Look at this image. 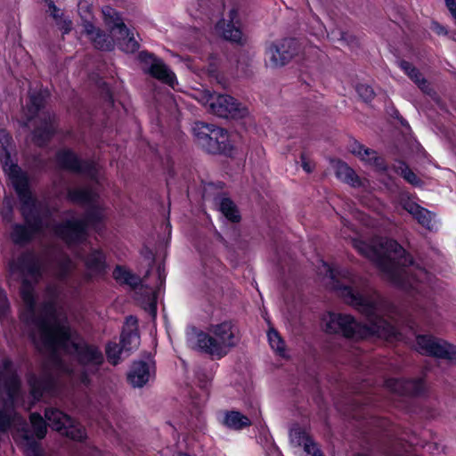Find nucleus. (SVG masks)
<instances>
[{"instance_id": "obj_42", "label": "nucleus", "mask_w": 456, "mask_h": 456, "mask_svg": "<svg viewBox=\"0 0 456 456\" xmlns=\"http://www.w3.org/2000/svg\"><path fill=\"white\" fill-rule=\"evenodd\" d=\"M302 167L307 173H310L313 170V166L310 162L306 161L304 157H302Z\"/></svg>"}, {"instance_id": "obj_4", "label": "nucleus", "mask_w": 456, "mask_h": 456, "mask_svg": "<svg viewBox=\"0 0 456 456\" xmlns=\"http://www.w3.org/2000/svg\"><path fill=\"white\" fill-rule=\"evenodd\" d=\"M351 240L353 247L373 262L384 278L394 286L408 292L419 293L423 285L430 281L429 273L413 263L395 240L378 238L370 244L356 238Z\"/></svg>"}, {"instance_id": "obj_11", "label": "nucleus", "mask_w": 456, "mask_h": 456, "mask_svg": "<svg viewBox=\"0 0 456 456\" xmlns=\"http://www.w3.org/2000/svg\"><path fill=\"white\" fill-rule=\"evenodd\" d=\"M210 112L224 118H241L248 114L245 106L226 94H216L214 101L211 102Z\"/></svg>"}, {"instance_id": "obj_30", "label": "nucleus", "mask_w": 456, "mask_h": 456, "mask_svg": "<svg viewBox=\"0 0 456 456\" xmlns=\"http://www.w3.org/2000/svg\"><path fill=\"white\" fill-rule=\"evenodd\" d=\"M118 46L126 53H134L139 48V44L134 38V33L127 28L126 33H118Z\"/></svg>"}, {"instance_id": "obj_6", "label": "nucleus", "mask_w": 456, "mask_h": 456, "mask_svg": "<svg viewBox=\"0 0 456 456\" xmlns=\"http://www.w3.org/2000/svg\"><path fill=\"white\" fill-rule=\"evenodd\" d=\"M238 341L236 329L229 321L210 324L207 331L191 328L186 332L189 347L217 358L226 355Z\"/></svg>"}, {"instance_id": "obj_47", "label": "nucleus", "mask_w": 456, "mask_h": 456, "mask_svg": "<svg viewBox=\"0 0 456 456\" xmlns=\"http://www.w3.org/2000/svg\"><path fill=\"white\" fill-rule=\"evenodd\" d=\"M178 456H190V455H188V454H186V453H181V454H179Z\"/></svg>"}, {"instance_id": "obj_20", "label": "nucleus", "mask_w": 456, "mask_h": 456, "mask_svg": "<svg viewBox=\"0 0 456 456\" xmlns=\"http://www.w3.org/2000/svg\"><path fill=\"white\" fill-rule=\"evenodd\" d=\"M348 150L351 153L357 156L361 160L366 162L370 166H372L379 170L385 169L386 166L383 159L378 156L376 151L369 148H365L359 142H350Z\"/></svg>"}, {"instance_id": "obj_15", "label": "nucleus", "mask_w": 456, "mask_h": 456, "mask_svg": "<svg viewBox=\"0 0 456 456\" xmlns=\"http://www.w3.org/2000/svg\"><path fill=\"white\" fill-rule=\"evenodd\" d=\"M401 204L409 214H411L418 223L429 231H436L438 229V222L436 215L407 199L402 200Z\"/></svg>"}, {"instance_id": "obj_41", "label": "nucleus", "mask_w": 456, "mask_h": 456, "mask_svg": "<svg viewBox=\"0 0 456 456\" xmlns=\"http://www.w3.org/2000/svg\"><path fill=\"white\" fill-rule=\"evenodd\" d=\"M446 7L456 20V0H444Z\"/></svg>"}, {"instance_id": "obj_46", "label": "nucleus", "mask_w": 456, "mask_h": 456, "mask_svg": "<svg viewBox=\"0 0 456 456\" xmlns=\"http://www.w3.org/2000/svg\"><path fill=\"white\" fill-rule=\"evenodd\" d=\"M355 456H370L367 453H357Z\"/></svg>"}, {"instance_id": "obj_31", "label": "nucleus", "mask_w": 456, "mask_h": 456, "mask_svg": "<svg viewBox=\"0 0 456 456\" xmlns=\"http://www.w3.org/2000/svg\"><path fill=\"white\" fill-rule=\"evenodd\" d=\"M214 125H208L203 122H196L192 126V133L198 143L202 147L207 142L208 137L211 135V130Z\"/></svg>"}, {"instance_id": "obj_2", "label": "nucleus", "mask_w": 456, "mask_h": 456, "mask_svg": "<svg viewBox=\"0 0 456 456\" xmlns=\"http://www.w3.org/2000/svg\"><path fill=\"white\" fill-rule=\"evenodd\" d=\"M11 140L8 134L1 139V161L19 197L20 212L26 222V225H13L11 232L12 241L17 244L25 243L35 233H46L61 238L69 247L82 243L86 238L87 225L96 228L106 216L105 208L97 203L98 194L88 185L69 188L68 199L70 201L88 207L86 216L78 218L70 214L65 222L56 224L53 217L55 209L50 207L48 200H38L33 195L27 174L11 159L7 151Z\"/></svg>"}, {"instance_id": "obj_26", "label": "nucleus", "mask_w": 456, "mask_h": 456, "mask_svg": "<svg viewBox=\"0 0 456 456\" xmlns=\"http://www.w3.org/2000/svg\"><path fill=\"white\" fill-rule=\"evenodd\" d=\"M221 422L226 428L233 430H240L251 424L247 416L236 411L224 412Z\"/></svg>"}, {"instance_id": "obj_7", "label": "nucleus", "mask_w": 456, "mask_h": 456, "mask_svg": "<svg viewBox=\"0 0 456 456\" xmlns=\"http://www.w3.org/2000/svg\"><path fill=\"white\" fill-rule=\"evenodd\" d=\"M47 92L45 90L29 92L28 100L22 109L20 122L28 126L29 122L35 121L36 127L33 131L32 140L38 145L45 144L54 132V116L49 112L43 111Z\"/></svg>"}, {"instance_id": "obj_33", "label": "nucleus", "mask_w": 456, "mask_h": 456, "mask_svg": "<svg viewBox=\"0 0 456 456\" xmlns=\"http://www.w3.org/2000/svg\"><path fill=\"white\" fill-rule=\"evenodd\" d=\"M269 344L272 349L280 356L286 357L285 344L279 333L271 329L267 334Z\"/></svg>"}, {"instance_id": "obj_29", "label": "nucleus", "mask_w": 456, "mask_h": 456, "mask_svg": "<svg viewBox=\"0 0 456 456\" xmlns=\"http://www.w3.org/2000/svg\"><path fill=\"white\" fill-rule=\"evenodd\" d=\"M113 277L117 281L126 284L132 288L136 287L140 282V279L136 275L122 266H117L115 268Z\"/></svg>"}, {"instance_id": "obj_21", "label": "nucleus", "mask_w": 456, "mask_h": 456, "mask_svg": "<svg viewBox=\"0 0 456 456\" xmlns=\"http://www.w3.org/2000/svg\"><path fill=\"white\" fill-rule=\"evenodd\" d=\"M122 350L125 352H131L136 349L140 345V337L137 332V319L134 316L126 318L124 326L121 341Z\"/></svg>"}, {"instance_id": "obj_49", "label": "nucleus", "mask_w": 456, "mask_h": 456, "mask_svg": "<svg viewBox=\"0 0 456 456\" xmlns=\"http://www.w3.org/2000/svg\"><path fill=\"white\" fill-rule=\"evenodd\" d=\"M442 30H443V28H440L438 30V33H441Z\"/></svg>"}, {"instance_id": "obj_40", "label": "nucleus", "mask_w": 456, "mask_h": 456, "mask_svg": "<svg viewBox=\"0 0 456 456\" xmlns=\"http://www.w3.org/2000/svg\"><path fill=\"white\" fill-rule=\"evenodd\" d=\"M341 223L343 224V228L341 229V236L345 239L351 238V235L347 232V231H353L354 229L351 228L349 223L345 218H342Z\"/></svg>"}, {"instance_id": "obj_39", "label": "nucleus", "mask_w": 456, "mask_h": 456, "mask_svg": "<svg viewBox=\"0 0 456 456\" xmlns=\"http://www.w3.org/2000/svg\"><path fill=\"white\" fill-rule=\"evenodd\" d=\"M9 310V302L5 293L0 289V318H4Z\"/></svg>"}, {"instance_id": "obj_36", "label": "nucleus", "mask_w": 456, "mask_h": 456, "mask_svg": "<svg viewBox=\"0 0 456 456\" xmlns=\"http://www.w3.org/2000/svg\"><path fill=\"white\" fill-rule=\"evenodd\" d=\"M75 269V264L69 257H62L58 264L57 276L64 279L72 270Z\"/></svg>"}, {"instance_id": "obj_34", "label": "nucleus", "mask_w": 456, "mask_h": 456, "mask_svg": "<svg viewBox=\"0 0 456 456\" xmlns=\"http://www.w3.org/2000/svg\"><path fill=\"white\" fill-rule=\"evenodd\" d=\"M395 172L402 175L409 183L419 186L421 184L420 179L414 174L403 162H398L395 166Z\"/></svg>"}, {"instance_id": "obj_28", "label": "nucleus", "mask_w": 456, "mask_h": 456, "mask_svg": "<svg viewBox=\"0 0 456 456\" xmlns=\"http://www.w3.org/2000/svg\"><path fill=\"white\" fill-rule=\"evenodd\" d=\"M158 278L159 285L157 287L156 291L150 292L146 298L142 302V307L152 318H155L157 314V293L160 290V287L166 279V275L161 271L160 267L158 268Z\"/></svg>"}, {"instance_id": "obj_44", "label": "nucleus", "mask_w": 456, "mask_h": 456, "mask_svg": "<svg viewBox=\"0 0 456 456\" xmlns=\"http://www.w3.org/2000/svg\"><path fill=\"white\" fill-rule=\"evenodd\" d=\"M189 12H190V14H191V16H196V14L194 13V11H193V7H192V6L189 8Z\"/></svg>"}, {"instance_id": "obj_9", "label": "nucleus", "mask_w": 456, "mask_h": 456, "mask_svg": "<svg viewBox=\"0 0 456 456\" xmlns=\"http://www.w3.org/2000/svg\"><path fill=\"white\" fill-rule=\"evenodd\" d=\"M45 416L52 428L62 435L77 441L86 438L85 428L61 411L53 408L46 409Z\"/></svg>"}, {"instance_id": "obj_3", "label": "nucleus", "mask_w": 456, "mask_h": 456, "mask_svg": "<svg viewBox=\"0 0 456 456\" xmlns=\"http://www.w3.org/2000/svg\"><path fill=\"white\" fill-rule=\"evenodd\" d=\"M320 273L330 279V286L343 300L359 311L367 323L358 322L352 315L327 313L322 317L325 330L340 333L352 339L372 336L385 339H402L403 335L385 316H389L393 306L381 297L362 276L346 268H335L322 262Z\"/></svg>"}, {"instance_id": "obj_22", "label": "nucleus", "mask_w": 456, "mask_h": 456, "mask_svg": "<svg viewBox=\"0 0 456 456\" xmlns=\"http://www.w3.org/2000/svg\"><path fill=\"white\" fill-rule=\"evenodd\" d=\"M77 255L83 259L87 270L94 273H101L107 267L105 254L101 249L91 248L86 256L78 251Z\"/></svg>"}, {"instance_id": "obj_25", "label": "nucleus", "mask_w": 456, "mask_h": 456, "mask_svg": "<svg viewBox=\"0 0 456 456\" xmlns=\"http://www.w3.org/2000/svg\"><path fill=\"white\" fill-rule=\"evenodd\" d=\"M103 20L105 25L110 29V31L114 32L115 29L118 30V33H126L127 27L123 22L119 13L110 6H104L102 9Z\"/></svg>"}, {"instance_id": "obj_37", "label": "nucleus", "mask_w": 456, "mask_h": 456, "mask_svg": "<svg viewBox=\"0 0 456 456\" xmlns=\"http://www.w3.org/2000/svg\"><path fill=\"white\" fill-rule=\"evenodd\" d=\"M216 94H211L209 91L198 92L195 98L204 106L208 107V110H211V102L214 101Z\"/></svg>"}, {"instance_id": "obj_12", "label": "nucleus", "mask_w": 456, "mask_h": 456, "mask_svg": "<svg viewBox=\"0 0 456 456\" xmlns=\"http://www.w3.org/2000/svg\"><path fill=\"white\" fill-rule=\"evenodd\" d=\"M57 163L64 169L74 173L85 174L91 180H97V169L92 162H81L69 150H62L57 153Z\"/></svg>"}, {"instance_id": "obj_14", "label": "nucleus", "mask_w": 456, "mask_h": 456, "mask_svg": "<svg viewBox=\"0 0 456 456\" xmlns=\"http://www.w3.org/2000/svg\"><path fill=\"white\" fill-rule=\"evenodd\" d=\"M18 387L19 379L12 362L8 359L0 361V395L5 394L12 400Z\"/></svg>"}, {"instance_id": "obj_8", "label": "nucleus", "mask_w": 456, "mask_h": 456, "mask_svg": "<svg viewBox=\"0 0 456 456\" xmlns=\"http://www.w3.org/2000/svg\"><path fill=\"white\" fill-rule=\"evenodd\" d=\"M297 50V42L292 38L271 42L265 47V64L273 69L281 68L292 60Z\"/></svg>"}, {"instance_id": "obj_27", "label": "nucleus", "mask_w": 456, "mask_h": 456, "mask_svg": "<svg viewBox=\"0 0 456 456\" xmlns=\"http://www.w3.org/2000/svg\"><path fill=\"white\" fill-rule=\"evenodd\" d=\"M400 68L409 76V77L419 87L424 93L430 94L431 88L429 83L423 77V76L412 65L405 61L399 63Z\"/></svg>"}, {"instance_id": "obj_19", "label": "nucleus", "mask_w": 456, "mask_h": 456, "mask_svg": "<svg viewBox=\"0 0 456 456\" xmlns=\"http://www.w3.org/2000/svg\"><path fill=\"white\" fill-rule=\"evenodd\" d=\"M83 33L88 37L95 48L110 51L114 48V41L101 28L93 23L85 20L83 22Z\"/></svg>"}, {"instance_id": "obj_32", "label": "nucleus", "mask_w": 456, "mask_h": 456, "mask_svg": "<svg viewBox=\"0 0 456 456\" xmlns=\"http://www.w3.org/2000/svg\"><path fill=\"white\" fill-rule=\"evenodd\" d=\"M222 214L232 222H238L240 215L234 203L228 198H222L219 202Z\"/></svg>"}, {"instance_id": "obj_24", "label": "nucleus", "mask_w": 456, "mask_h": 456, "mask_svg": "<svg viewBox=\"0 0 456 456\" xmlns=\"http://www.w3.org/2000/svg\"><path fill=\"white\" fill-rule=\"evenodd\" d=\"M337 177L350 184L353 187L364 186L363 182L357 176L355 172L345 162L336 161L333 165Z\"/></svg>"}, {"instance_id": "obj_50", "label": "nucleus", "mask_w": 456, "mask_h": 456, "mask_svg": "<svg viewBox=\"0 0 456 456\" xmlns=\"http://www.w3.org/2000/svg\"><path fill=\"white\" fill-rule=\"evenodd\" d=\"M442 30H443V28H440L438 30V33H441Z\"/></svg>"}, {"instance_id": "obj_35", "label": "nucleus", "mask_w": 456, "mask_h": 456, "mask_svg": "<svg viewBox=\"0 0 456 456\" xmlns=\"http://www.w3.org/2000/svg\"><path fill=\"white\" fill-rule=\"evenodd\" d=\"M122 352V346L119 347L116 343H109L106 346V355L109 362L117 365L119 362V355Z\"/></svg>"}, {"instance_id": "obj_5", "label": "nucleus", "mask_w": 456, "mask_h": 456, "mask_svg": "<svg viewBox=\"0 0 456 456\" xmlns=\"http://www.w3.org/2000/svg\"><path fill=\"white\" fill-rule=\"evenodd\" d=\"M10 430L14 440L23 448L26 456H45L38 441L46 434V424L38 413L30 415V427L12 405L0 409V433Z\"/></svg>"}, {"instance_id": "obj_16", "label": "nucleus", "mask_w": 456, "mask_h": 456, "mask_svg": "<svg viewBox=\"0 0 456 456\" xmlns=\"http://www.w3.org/2000/svg\"><path fill=\"white\" fill-rule=\"evenodd\" d=\"M202 148L210 153L229 155L232 151V146L227 131L216 126H213L211 135L208 137L207 142L204 143Z\"/></svg>"}, {"instance_id": "obj_18", "label": "nucleus", "mask_w": 456, "mask_h": 456, "mask_svg": "<svg viewBox=\"0 0 456 456\" xmlns=\"http://www.w3.org/2000/svg\"><path fill=\"white\" fill-rule=\"evenodd\" d=\"M154 367L150 362H134L127 375L129 383L134 387H142L153 377Z\"/></svg>"}, {"instance_id": "obj_48", "label": "nucleus", "mask_w": 456, "mask_h": 456, "mask_svg": "<svg viewBox=\"0 0 456 456\" xmlns=\"http://www.w3.org/2000/svg\"><path fill=\"white\" fill-rule=\"evenodd\" d=\"M69 29H70L69 28H65V33L69 32Z\"/></svg>"}, {"instance_id": "obj_23", "label": "nucleus", "mask_w": 456, "mask_h": 456, "mask_svg": "<svg viewBox=\"0 0 456 456\" xmlns=\"http://www.w3.org/2000/svg\"><path fill=\"white\" fill-rule=\"evenodd\" d=\"M237 17V11L232 9L230 11V21L226 24V28H224L225 22L224 20L219 21L216 29L218 33H221L223 37L226 40H230L236 43H240L242 39V33L240 29L236 27L234 20Z\"/></svg>"}, {"instance_id": "obj_51", "label": "nucleus", "mask_w": 456, "mask_h": 456, "mask_svg": "<svg viewBox=\"0 0 456 456\" xmlns=\"http://www.w3.org/2000/svg\"><path fill=\"white\" fill-rule=\"evenodd\" d=\"M442 30H443V28H440L438 30V33H441Z\"/></svg>"}, {"instance_id": "obj_17", "label": "nucleus", "mask_w": 456, "mask_h": 456, "mask_svg": "<svg viewBox=\"0 0 456 456\" xmlns=\"http://www.w3.org/2000/svg\"><path fill=\"white\" fill-rule=\"evenodd\" d=\"M386 387L390 391L398 395H420L425 388L422 379H389L386 381Z\"/></svg>"}, {"instance_id": "obj_1", "label": "nucleus", "mask_w": 456, "mask_h": 456, "mask_svg": "<svg viewBox=\"0 0 456 456\" xmlns=\"http://www.w3.org/2000/svg\"><path fill=\"white\" fill-rule=\"evenodd\" d=\"M8 273L12 280L21 281L20 320L27 325L37 350L48 356L41 374L28 376L34 399L39 400L45 393L53 394L59 374H68L87 383L88 372L97 370L103 362V355L71 330L59 303L61 291L57 286H48L45 300L37 304L35 285L42 275L40 259L33 253H23L9 263Z\"/></svg>"}, {"instance_id": "obj_38", "label": "nucleus", "mask_w": 456, "mask_h": 456, "mask_svg": "<svg viewBox=\"0 0 456 456\" xmlns=\"http://www.w3.org/2000/svg\"><path fill=\"white\" fill-rule=\"evenodd\" d=\"M356 91L359 96L365 102H369L373 99L375 94L373 89L365 84L358 85Z\"/></svg>"}, {"instance_id": "obj_43", "label": "nucleus", "mask_w": 456, "mask_h": 456, "mask_svg": "<svg viewBox=\"0 0 456 456\" xmlns=\"http://www.w3.org/2000/svg\"><path fill=\"white\" fill-rule=\"evenodd\" d=\"M84 8H85V5H84L82 3H80V4H79V10H80V11H82ZM86 8L87 10H89V6H88V5H86Z\"/></svg>"}, {"instance_id": "obj_13", "label": "nucleus", "mask_w": 456, "mask_h": 456, "mask_svg": "<svg viewBox=\"0 0 456 456\" xmlns=\"http://www.w3.org/2000/svg\"><path fill=\"white\" fill-rule=\"evenodd\" d=\"M140 59L144 64V69L146 72L170 86H175V84L176 83L175 74L160 59H158L148 53H141Z\"/></svg>"}, {"instance_id": "obj_10", "label": "nucleus", "mask_w": 456, "mask_h": 456, "mask_svg": "<svg viewBox=\"0 0 456 456\" xmlns=\"http://www.w3.org/2000/svg\"><path fill=\"white\" fill-rule=\"evenodd\" d=\"M416 349L423 354L448 360L456 359V346L432 336H418Z\"/></svg>"}, {"instance_id": "obj_45", "label": "nucleus", "mask_w": 456, "mask_h": 456, "mask_svg": "<svg viewBox=\"0 0 456 456\" xmlns=\"http://www.w3.org/2000/svg\"><path fill=\"white\" fill-rule=\"evenodd\" d=\"M100 452L97 450H92V455L93 456H98Z\"/></svg>"}]
</instances>
